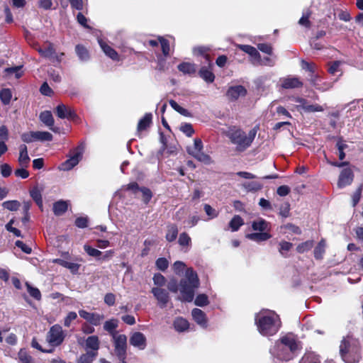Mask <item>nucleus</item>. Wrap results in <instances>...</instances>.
<instances>
[{
    "instance_id": "nucleus-27",
    "label": "nucleus",
    "mask_w": 363,
    "mask_h": 363,
    "mask_svg": "<svg viewBox=\"0 0 363 363\" xmlns=\"http://www.w3.org/2000/svg\"><path fill=\"white\" fill-rule=\"evenodd\" d=\"M54 262L55 263L60 264L61 266H62L65 268L69 269L71 271V272L73 274H76L78 272L79 267H80V265L79 264L69 262L68 261H65V260L61 259H55Z\"/></svg>"
},
{
    "instance_id": "nucleus-17",
    "label": "nucleus",
    "mask_w": 363,
    "mask_h": 363,
    "mask_svg": "<svg viewBox=\"0 0 363 363\" xmlns=\"http://www.w3.org/2000/svg\"><path fill=\"white\" fill-rule=\"evenodd\" d=\"M30 160L27 146L24 144L21 145L19 146V157L18 160L19 165L22 167H28Z\"/></svg>"
},
{
    "instance_id": "nucleus-52",
    "label": "nucleus",
    "mask_w": 363,
    "mask_h": 363,
    "mask_svg": "<svg viewBox=\"0 0 363 363\" xmlns=\"http://www.w3.org/2000/svg\"><path fill=\"white\" fill-rule=\"evenodd\" d=\"M2 205L4 208L11 211H17L20 207V203L16 200L4 201Z\"/></svg>"
},
{
    "instance_id": "nucleus-50",
    "label": "nucleus",
    "mask_w": 363,
    "mask_h": 363,
    "mask_svg": "<svg viewBox=\"0 0 363 363\" xmlns=\"http://www.w3.org/2000/svg\"><path fill=\"white\" fill-rule=\"evenodd\" d=\"M21 67V66L8 67L4 69V72L8 75L14 74L16 78L18 79L22 76Z\"/></svg>"
},
{
    "instance_id": "nucleus-16",
    "label": "nucleus",
    "mask_w": 363,
    "mask_h": 363,
    "mask_svg": "<svg viewBox=\"0 0 363 363\" xmlns=\"http://www.w3.org/2000/svg\"><path fill=\"white\" fill-rule=\"evenodd\" d=\"M238 47L241 50L250 55L252 58V62L254 65H255L256 62H259L260 55L255 48L247 45H239Z\"/></svg>"
},
{
    "instance_id": "nucleus-44",
    "label": "nucleus",
    "mask_w": 363,
    "mask_h": 363,
    "mask_svg": "<svg viewBox=\"0 0 363 363\" xmlns=\"http://www.w3.org/2000/svg\"><path fill=\"white\" fill-rule=\"evenodd\" d=\"M35 140L39 141H51L52 140V135L46 131H35Z\"/></svg>"
},
{
    "instance_id": "nucleus-37",
    "label": "nucleus",
    "mask_w": 363,
    "mask_h": 363,
    "mask_svg": "<svg viewBox=\"0 0 363 363\" xmlns=\"http://www.w3.org/2000/svg\"><path fill=\"white\" fill-rule=\"evenodd\" d=\"M244 224L243 219L240 216H235L229 223V227L233 232L238 230Z\"/></svg>"
},
{
    "instance_id": "nucleus-58",
    "label": "nucleus",
    "mask_w": 363,
    "mask_h": 363,
    "mask_svg": "<svg viewBox=\"0 0 363 363\" xmlns=\"http://www.w3.org/2000/svg\"><path fill=\"white\" fill-rule=\"evenodd\" d=\"M276 57H265L263 59L260 57L259 62H256L255 65H265L272 67L275 65Z\"/></svg>"
},
{
    "instance_id": "nucleus-24",
    "label": "nucleus",
    "mask_w": 363,
    "mask_h": 363,
    "mask_svg": "<svg viewBox=\"0 0 363 363\" xmlns=\"http://www.w3.org/2000/svg\"><path fill=\"white\" fill-rule=\"evenodd\" d=\"M302 82L296 77L285 78L282 81V87L284 89H293L302 86Z\"/></svg>"
},
{
    "instance_id": "nucleus-32",
    "label": "nucleus",
    "mask_w": 363,
    "mask_h": 363,
    "mask_svg": "<svg viewBox=\"0 0 363 363\" xmlns=\"http://www.w3.org/2000/svg\"><path fill=\"white\" fill-rule=\"evenodd\" d=\"M178 69L184 74H191L196 71V65L190 62H182L178 65Z\"/></svg>"
},
{
    "instance_id": "nucleus-22",
    "label": "nucleus",
    "mask_w": 363,
    "mask_h": 363,
    "mask_svg": "<svg viewBox=\"0 0 363 363\" xmlns=\"http://www.w3.org/2000/svg\"><path fill=\"white\" fill-rule=\"evenodd\" d=\"M296 101L300 104L302 108L306 112H319L323 109L322 106L318 104L308 105L306 101L301 98H297Z\"/></svg>"
},
{
    "instance_id": "nucleus-60",
    "label": "nucleus",
    "mask_w": 363,
    "mask_h": 363,
    "mask_svg": "<svg viewBox=\"0 0 363 363\" xmlns=\"http://www.w3.org/2000/svg\"><path fill=\"white\" fill-rule=\"evenodd\" d=\"M140 191L143 194V201L145 203H147L150 201V199H152V194L151 191L146 187H142V188H140Z\"/></svg>"
},
{
    "instance_id": "nucleus-3",
    "label": "nucleus",
    "mask_w": 363,
    "mask_h": 363,
    "mask_svg": "<svg viewBox=\"0 0 363 363\" xmlns=\"http://www.w3.org/2000/svg\"><path fill=\"white\" fill-rule=\"evenodd\" d=\"M255 320L259 333L264 336L275 335L281 327L279 315L272 311H260L256 313Z\"/></svg>"
},
{
    "instance_id": "nucleus-40",
    "label": "nucleus",
    "mask_w": 363,
    "mask_h": 363,
    "mask_svg": "<svg viewBox=\"0 0 363 363\" xmlns=\"http://www.w3.org/2000/svg\"><path fill=\"white\" fill-rule=\"evenodd\" d=\"M12 98V93L10 89H2L0 91V100L4 105L10 104Z\"/></svg>"
},
{
    "instance_id": "nucleus-46",
    "label": "nucleus",
    "mask_w": 363,
    "mask_h": 363,
    "mask_svg": "<svg viewBox=\"0 0 363 363\" xmlns=\"http://www.w3.org/2000/svg\"><path fill=\"white\" fill-rule=\"evenodd\" d=\"M18 356L20 363H34L32 357L29 355L25 350L21 349Z\"/></svg>"
},
{
    "instance_id": "nucleus-51",
    "label": "nucleus",
    "mask_w": 363,
    "mask_h": 363,
    "mask_svg": "<svg viewBox=\"0 0 363 363\" xmlns=\"http://www.w3.org/2000/svg\"><path fill=\"white\" fill-rule=\"evenodd\" d=\"M178 242L182 247H189L191 242V239L186 233H182L179 235Z\"/></svg>"
},
{
    "instance_id": "nucleus-34",
    "label": "nucleus",
    "mask_w": 363,
    "mask_h": 363,
    "mask_svg": "<svg viewBox=\"0 0 363 363\" xmlns=\"http://www.w3.org/2000/svg\"><path fill=\"white\" fill-rule=\"evenodd\" d=\"M76 53L79 59L82 62H86L89 60V54L87 49L81 45H77L75 48Z\"/></svg>"
},
{
    "instance_id": "nucleus-41",
    "label": "nucleus",
    "mask_w": 363,
    "mask_h": 363,
    "mask_svg": "<svg viewBox=\"0 0 363 363\" xmlns=\"http://www.w3.org/2000/svg\"><path fill=\"white\" fill-rule=\"evenodd\" d=\"M30 196L35 201L37 205L41 208L43 206V199L41 191L38 187H34L30 192Z\"/></svg>"
},
{
    "instance_id": "nucleus-42",
    "label": "nucleus",
    "mask_w": 363,
    "mask_h": 363,
    "mask_svg": "<svg viewBox=\"0 0 363 363\" xmlns=\"http://www.w3.org/2000/svg\"><path fill=\"white\" fill-rule=\"evenodd\" d=\"M242 187L247 191H257L262 188V184L258 182H248L242 184Z\"/></svg>"
},
{
    "instance_id": "nucleus-20",
    "label": "nucleus",
    "mask_w": 363,
    "mask_h": 363,
    "mask_svg": "<svg viewBox=\"0 0 363 363\" xmlns=\"http://www.w3.org/2000/svg\"><path fill=\"white\" fill-rule=\"evenodd\" d=\"M40 120L53 132H57V128L53 127L54 118L50 111H43L40 114Z\"/></svg>"
},
{
    "instance_id": "nucleus-8",
    "label": "nucleus",
    "mask_w": 363,
    "mask_h": 363,
    "mask_svg": "<svg viewBox=\"0 0 363 363\" xmlns=\"http://www.w3.org/2000/svg\"><path fill=\"white\" fill-rule=\"evenodd\" d=\"M84 152L83 146H78L76 149L73 150V155L61 164L60 166V169L62 171H69L74 167L79 162L80 160L82 157Z\"/></svg>"
},
{
    "instance_id": "nucleus-6",
    "label": "nucleus",
    "mask_w": 363,
    "mask_h": 363,
    "mask_svg": "<svg viewBox=\"0 0 363 363\" xmlns=\"http://www.w3.org/2000/svg\"><path fill=\"white\" fill-rule=\"evenodd\" d=\"M114 353L119 359H125L126 357L127 337L123 334H113L112 337Z\"/></svg>"
},
{
    "instance_id": "nucleus-21",
    "label": "nucleus",
    "mask_w": 363,
    "mask_h": 363,
    "mask_svg": "<svg viewBox=\"0 0 363 363\" xmlns=\"http://www.w3.org/2000/svg\"><path fill=\"white\" fill-rule=\"evenodd\" d=\"M99 349V340L96 335L87 337L85 342V350L86 351H95L98 352Z\"/></svg>"
},
{
    "instance_id": "nucleus-25",
    "label": "nucleus",
    "mask_w": 363,
    "mask_h": 363,
    "mask_svg": "<svg viewBox=\"0 0 363 363\" xmlns=\"http://www.w3.org/2000/svg\"><path fill=\"white\" fill-rule=\"evenodd\" d=\"M246 237L247 238L255 242H262L269 239L271 238V235L267 233L260 231V233H253L247 234Z\"/></svg>"
},
{
    "instance_id": "nucleus-33",
    "label": "nucleus",
    "mask_w": 363,
    "mask_h": 363,
    "mask_svg": "<svg viewBox=\"0 0 363 363\" xmlns=\"http://www.w3.org/2000/svg\"><path fill=\"white\" fill-rule=\"evenodd\" d=\"M178 235V228L175 224H171L167 226L166 233V240L168 242H173L176 240Z\"/></svg>"
},
{
    "instance_id": "nucleus-43",
    "label": "nucleus",
    "mask_w": 363,
    "mask_h": 363,
    "mask_svg": "<svg viewBox=\"0 0 363 363\" xmlns=\"http://www.w3.org/2000/svg\"><path fill=\"white\" fill-rule=\"evenodd\" d=\"M38 52L42 56L51 60L55 56V50L52 45H49L45 48H40Z\"/></svg>"
},
{
    "instance_id": "nucleus-39",
    "label": "nucleus",
    "mask_w": 363,
    "mask_h": 363,
    "mask_svg": "<svg viewBox=\"0 0 363 363\" xmlns=\"http://www.w3.org/2000/svg\"><path fill=\"white\" fill-rule=\"evenodd\" d=\"M252 228L255 231H264L267 229L268 223L262 218H259L252 222Z\"/></svg>"
},
{
    "instance_id": "nucleus-31",
    "label": "nucleus",
    "mask_w": 363,
    "mask_h": 363,
    "mask_svg": "<svg viewBox=\"0 0 363 363\" xmlns=\"http://www.w3.org/2000/svg\"><path fill=\"white\" fill-rule=\"evenodd\" d=\"M68 205L65 201H58L53 204V212L56 216L62 215L67 210Z\"/></svg>"
},
{
    "instance_id": "nucleus-14",
    "label": "nucleus",
    "mask_w": 363,
    "mask_h": 363,
    "mask_svg": "<svg viewBox=\"0 0 363 363\" xmlns=\"http://www.w3.org/2000/svg\"><path fill=\"white\" fill-rule=\"evenodd\" d=\"M246 94V89L241 85L231 86L227 91L228 97L233 101L237 100L240 96H245Z\"/></svg>"
},
{
    "instance_id": "nucleus-47",
    "label": "nucleus",
    "mask_w": 363,
    "mask_h": 363,
    "mask_svg": "<svg viewBox=\"0 0 363 363\" xmlns=\"http://www.w3.org/2000/svg\"><path fill=\"white\" fill-rule=\"evenodd\" d=\"M84 250L89 256L94 257L98 259H101L102 252L100 250L93 248L88 245H84Z\"/></svg>"
},
{
    "instance_id": "nucleus-54",
    "label": "nucleus",
    "mask_w": 363,
    "mask_h": 363,
    "mask_svg": "<svg viewBox=\"0 0 363 363\" xmlns=\"http://www.w3.org/2000/svg\"><path fill=\"white\" fill-rule=\"evenodd\" d=\"M195 305L198 306H205L208 304V296L206 294H199L196 296L195 301H194Z\"/></svg>"
},
{
    "instance_id": "nucleus-64",
    "label": "nucleus",
    "mask_w": 363,
    "mask_h": 363,
    "mask_svg": "<svg viewBox=\"0 0 363 363\" xmlns=\"http://www.w3.org/2000/svg\"><path fill=\"white\" fill-rule=\"evenodd\" d=\"M77 317V315L75 312L72 311L69 312L67 315L65 317L64 320V325L65 327H69L71 322L75 320Z\"/></svg>"
},
{
    "instance_id": "nucleus-53",
    "label": "nucleus",
    "mask_w": 363,
    "mask_h": 363,
    "mask_svg": "<svg viewBox=\"0 0 363 363\" xmlns=\"http://www.w3.org/2000/svg\"><path fill=\"white\" fill-rule=\"evenodd\" d=\"M159 42L161 45V48L163 55L165 57L168 56L170 51L169 43L168 40L163 38L162 37H159Z\"/></svg>"
},
{
    "instance_id": "nucleus-15",
    "label": "nucleus",
    "mask_w": 363,
    "mask_h": 363,
    "mask_svg": "<svg viewBox=\"0 0 363 363\" xmlns=\"http://www.w3.org/2000/svg\"><path fill=\"white\" fill-rule=\"evenodd\" d=\"M311 84L316 89L322 91L330 89L332 86L329 82H323L318 74H311L310 77Z\"/></svg>"
},
{
    "instance_id": "nucleus-9",
    "label": "nucleus",
    "mask_w": 363,
    "mask_h": 363,
    "mask_svg": "<svg viewBox=\"0 0 363 363\" xmlns=\"http://www.w3.org/2000/svg\"><path fill=\"white\" fill-rule=\"evenodd\" d=\"M151 292L154 297L157 299L158 305L161 308H164L169 301V296L168 291L160 287H152Z\"/></svg>"
},
{
    "instance_id": "nucleus-59",
    "label": "nucleus",
    "mask_w": 363,
    "mask_h": 363,
    "mask_svg": "<svg viewBox=\"0 0 363 363\" xmlns=\"http://www.w3.org/2000/svg\"><path fill=\"white\" fill-rule=\"evenodd\" d=\"M180 130L182 131L186 136L191 137L194 130L192 125L190 123H183L180 126Z\"/></svg>"
},
{
    "instance_id": "nucleus-7",
    "label": "nucleus",
    "mask_w": 363,
    "mask_h": 363,
    "mask_svg": "<svg viewBox=\"0 0 363 363\" xmlns=\"http://www.w3.org/2000/svg\"><path fill=\"white\" fill-rule=\"evenodd\" d=\"M65 335L62 328L58 325H54L50 328L47 335L48 342L53 347L59 346L65 339Z\"/></svg>"
},
{
    "instance_id": "nucleus-36",
    "label": "nucleus",
    "mask_w": 363,
    "mask_h": 363,
    "mask_svg": "<svg viewBox=\"0 0 363 363\" xmlns=\"http://www.w3.org/2000/svg\"><path fill=\"white\" fill-rule=\"evenodd\" d=\"M152 114L146 113L143 118H141L138 124V130L142 131L145 130L152 122Z\"/></svg>"
},
{
    "instance_id": "nucleus-12",
    "label": "nucleus",
    "mask_w": 363,
    "mask_h": 363,
    "mask_svg": "<svg viewBox=\"0 0 363 363\" xmlns=\"http://www.w3.org/2000/svg\"><path fill=\"white\" fill-rule=\"evenodd\" d=\"M130 344L138 348L139 350H144L146 347V337L140 332H134L130 337Z\"/></svg>"
},
{
    "instance_id": "nucleus-2",
    "label": "nucleus",
    "mask_w": 363,
    "mask_h": 363,
    "mask_svg": "<svg viewBox=\"0 0 363 363\" xmlns=\"http://www.w3.org/2000/svg\"><path fill=\"white\" fill-rule=\"evenodd\" d=\"M300 350V343L294 335H286L276 342L274 346L270 349V353L279 360L289 361L293 359Z\"/></svg>"
},
{
    "instance_id": "nucleus-61",
    "label": "nucleus",
    "mask_w": 363,
    "mask_h": 363,
    "mask_svg": "<svg viewBox=\"0 0 363 363\" xmlns=\"http://www.w3.org/2000/svg\"><path fill=\"white\" fill-rule=\"evenodd\" d=\"M155 264H156V267H157V269H159L160 270H162V271L166 270L169 266V262H168L167 259L164 257L158 258L156 260Z\"/></svg>"
},
{
    "instance_id": "nucleus-35",
    "label": "nucleus",
    "mask_w": 363,
    "mask_h": 363,
    "mask_svg": "<svg viewBox=\"0 0 363 363\" xmlns=\"http://www.w3.org/2000/svg\"><path fill=\"white\" fill-rule=\"evenodd\" d=\"M189 322L183 318H177L174 321V326L177 331L184 332L189 328Z\"/></svg>"
},
{
    "instance_id": "nucleus-10",
    "label": "nucleus",
    "mask_w": 363,
    "mask_h": 363,
    "mask_svg": "<svg viewBox=\"0 0 363 363\" xmlns=\"http://www.w3.org/2000/svg\"><path fill=\"white\" fill-rule=\"evenodd\" d=\"M55 113L60 118L62 119H74L77 117V114L74 109L63 104H60L56 107Z\"/></svg>"
},
{
    "instance_id": "nucleus-13",
    "label": "nucleus",
    "mask_w": 363,
    "mask_h": 363,
    "mask_svg": "<svg viewBox=\"0 0 363 363\" xmlns=\"http://www.w3.org/2000/svg\"><path fill=\"white\" fill-rule=\"evenodd\" d=\"M354 174L352 169L350 168L344 169L339 176L337 182L338 187L343 188L347 185H350L352 182Z\"/></svg>"
},
{
    "instance_id": "nucleus-38",
    "label": "nucleus",
    "mask_w": 363,
    "mask_h": 363,
    "mask_svg": "<svg viewBox=\"0 0 363 363\" xmlns=\"http://www.w3.org/2000/svg\"><path fill=\"white\" fill-rule=\"evenodd\" d=\"M292 247H293L292 243L283 240L279 243L278 250H279V253L281 255V256H283L284 257H287L288 252L292 248Z\"/></svg>"
},
{
    "instance_id": "nucleus-23",
    "label": "nucleus",
    "mask_w": 363,
    "mask_h": 363,
    "mask_svg": "<svg viewBox=\"0 0 363 363\" xmlns=\"http://www.w3.org/2000/svg\"><path fill=\"white\" fill-rule=\"evenodd\" d=\"M199 74L207 83H212L215 79V75L210 67H202L199 72Z\"/></svg>"
},
{
    "instance_id": "nucleus-30",
    "label": "nucleus",
    "mask_w": 363,
    "mask_h": 363,
    "mask_svg": "<svg viewBox=\"0 0 363 363\" xmlns=\"http://www.w3.org/2000/svg\"><path fill=\"white\" fill-rule=\"evenodd\" d=\"M98 352L95 351H86L77 359V363H91L96 357Z\"/></svg>"
},
{
    "instance_id": "nucleus-63",
    "label": "nucleus",
    "mask_w": 363,
    "mask_h": 363,
    "mask_svg": "<svg viewBox=\"0 0 363 363\" xmlns=\"http://www.w3.org/2000/svg\"><path fill=\"white\" fill-rule=\"evenodd\" d=\"M35 132L24 133L21 135V140L26 143H30L35 140Z\"/></svg>"
},
{
    "instance_id": "nucleus-26",
    "label": "nucleus",
    "mask_w": 363,
    "mask_h": 363,
    "mask_svg": "<svg viewBox=\"0 0 363 363\" xmlns=\"http://www.w3.org/2000/svg\"><path fill=\"white\" fill-rule=\"evenodd\" d=\"M189 154L194 157L196 159H197L199 161L204 163L205 164H211L213 163V160H211V157L203 152H196L195 151H191L190 150H188Z\"/></svg>"
},
{
    "instance_id": "nucleus-48",
    "label": "nucleus",
    "mask_w": 363,
    "mask_h": 363,
    "mask_svg": "<svg viewBox=\"0 0 363 363\" xmlns=\"http://www.w3.org/2000/svg\"><path fill=\"white\" fill-rule=\"evenodd\" d=\"M313 240H307L304 242L299 244L296 247V250L298 253H303V252L309 251L313 247Z\"/></svg>"
},
{
    "instance_id": "nucleus-56",
    "label": "nucleus",
    "mask_w": 363,
    "mask_h": 363,
    "mask_svg": "<svg viewBox=\"0 0 363 363\" xmlns=\"http://www.w3.org/2000/svg\"><path fill=\"white\" fill-rule=\"evenodd\" d=\"M28 292L29 294L37 300L41 298V294L38 289L31 286L28 283H26Z\"/></svg>"
},
{
    "instance_id": "nucleus-55",
    "label": "nucleus",
    "mask_w": 363,
    "mask_h": 363,
    "mask_svg": "<svg viewBox=\"0 0 363 363\" xmlns=\"http://www.w3.org/2000/svg\"><path fill=\"white\" fill-rule=\"evenodd\" d=\"M153 282L154 284L157 286L156 287L162 288L163 286L165 285L166 279L163 275H162L160 273H157L155 274L153 277Z\"/></svg>"
},
{
    "instance_id": "nucleus-18",
    "label": "nucleus",
    "mask_w": 363,
    "mask_h": 363,
    "mask_svg": "<svg viewBox=\"0 0 363 363\" xmlns=\"http://www.w3.org/2000/svg\"><path fill=\"white\" fill-rule=\"evenodd\" d=\"M194 320L202 328H206L207 319L205 313L199 308H194L191 312Z\"/></svg>"
},
{
    "instance_id": "nucleus-29",
    "label": "nucleus",
    "mask_w": 363,
    "mask_h": 363,
    "mask_svg": "<svg viewBox=\"0 0 363 363\" xmlns=\"http://www.w3.org/2000/svg\"><path fill=\"white\" fill-rule=\"evenodd\" d=\"M118 321L116 319L112 318L104 323V329L108 332L112 337L113 334H118L115 330L118 328Z\"/></svg>"
},
{
    "instance_id": "nucleus-11",
    "label": "nucleus",
    "mask_w": 363,
    "mask_h": 363,
    "mask_svg": "<svg viewBox=\"0 0 363 363\" xmlns=\"http://www.w3.org/2000/svg\"><path fill=\"white\" fill-rule=\"evenodd\" d=\"M80 317L88 321L93 325H99L101 321L104 319V316L101 314L96 313H89L84 310H80L79 311Z\"/></svg>"
},
{
    "instance_id": "nucleus-19",
    "label": "nucleus",
    "mask_w": 363,
    "mask_h": 363,
    "mask_svg": "<svg viewBox=\"0 0 363 363\" xmlns=\"http://www.w3.org/2000/svg\"><path fill=\"white\" fill-rule=\"evenodd\" d=\"M99 43L100 45L101 48L102 49L104 52L106 54V55H107L108 57H110L113 60H115V61L119 60V55L113 48H112L108 44H106L102 40H99Z\"/></svg>"
},
{
    "instance_id": "nucleus-1",
    "label": "nucleus",
    "mask_w": 363,
    "mask_h": 363,
    "mask_svg": "<svg viewBox=\"0 0 363 363\" xmlns=\"http://www.w3.org/2000/svg\"><path fill=\"white\" fill-rule=\"evenodd\" d=\"M175 274L180 275L185 270V277L179 282V291L182 301L191 302L194 299V290L199 286V280L192 268H186L183 262L177 261L173 264Z\"/></svg>"
},
{
    "instance_id": "nucleus-49",
    "label": "nucleus",
    "mask_w": 363,
    "mask_h": 363,
    "mask_svg": "<svg viewBox=\"0 0 363 363\" xmlns=\"http://www.w3.org/2000/svg\"><path fill=\"white\" fill-rule=\"evenodd\" d=\"M169 104L174 110H175L176 111L179 113L181 115L184 116H190L189 111L182 106H180L175 101L170 100Z\"/></svg>"
},
{
    "instance_id": "nucleus-62",
    "label": "nucleus",
    "mask_w": 363,
    "mask_h": 363,
    "mask_svg": "<svg viewBox=\"0 0 363 363\" xmlns=\"http://www.w3.org/2000/svg\"><path fill=\"white\" fill-rule=\"evenodd\" d=\"M0 172L2 177H8L12 172L11 166L6 163L0 165Z\"/></svg>"
},
{
    "instance_id": "nucleus-5",
    "label": "nucleus",
    "mask_w": 363,
    "mask_h": 363,
    "mask_svg": "<svg viewBox=\"0 0 363 363\" xmlns=\"http://www.w3.org/2000/svg\"><path fill=\"white\" fill-rule=\"evenodd\" d=\"M257 132V128L255 127L247 133L240 128L230 129L227 136L230 142L235 145L236 150L243 152L252 145Z\"/></svg>"
},
{
    "instance_id": "nucleus-45",
    "label": "nucleus",
    "mask_w": 363,
    "mask_h": 363,
    "mask_svg": "<svg viewBox=\"0 0 363 363\" xmlns=\"http://www.w3.org/2000/svg\"><path fill=\"white\" fill-rule=\"evenodd\" d=\"M325 242L321 240L314 250V257L316 259H321L325 252Z\"/></svg>"
},
{
    "instance_id": "nucleus-57",
    "label": "nucleus",
    "mask_w": 363,
    "mask_h": 363,
    "mask_svg": "<svg viewBox=\"0 0 363 363\" xmlns=\"http://www.w3.org/2000/svg\"><path fill=\"white\" fill-rule=\"evenodd\" d=\"M311 16V11L308 10L303 12L302 17L300 18L298 23L301 26H306L307 28L310 27L311 23L308 20Z\"/></svg>"
},
{
    "instance_id": "nucleus-28",
    "label": "nucleus",
    "mask_w": 363,
    "mask_h": 363,
    "mask_svg": "<svg viewBox=\"0 0 363 363\" xmlns=\"http://www.w3.org/2000/svg\"><path fill=\"white\" fill-rule=\"evenodd\" d=\"M299 363H320V359L315 352H308L303 356Z\"/></svg>"
},
{
    "instance_id": "nucleus-4",
    "label": "nucleus",
    "mask_w": 363,
    "mask_h": 363,
    "mask_svg": "<svg viewBox=\"0 0 363 363\" xmlns=\"http://www.w3.org/2000/svg\"><path fill=\"white\" fill-rule=\"evenodd\" d=\"M339 352L345 363H358L361 358V347L359 340L351 336L344 337L340 342Z\"/></svg>"
}]
</instances>
